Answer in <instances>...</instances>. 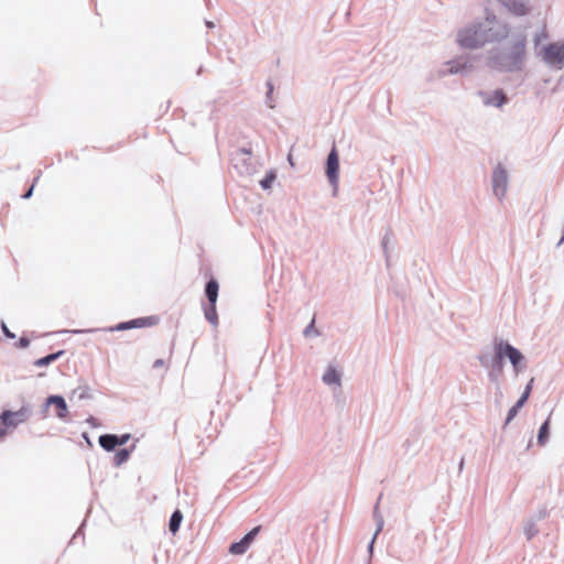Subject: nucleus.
<instances>
[{"label": "nucleus", "instance_id": "a878e982", "mask_svg": "<svg viewBox=\"0 0 564 564\" xmlns=\"http://www.w3.org/2000/svg\"><path fill=\"white\" fill-rule=\"evenodd\" d=\"M165 366V361L163 359H156L153 364V368H160V367H164Z\"/></svg>", "mask_w": 564, "mask_h": 564}, {"label": "nucleus", "instance_id": "20e7f679", "mask_svg": "<svg viewBox=\"0 0 564 564\" xmlns=\"http://www.w3.org/2000/svg\"><path fill=\"white\" fill-rule=\"evenodd\" d=\"M338 171H339V159L336 147L334 145L330 153L327 158L326 163V175L329 182L334 185L338 182Z\"/></svg>", "mask_w": 564, "mask_h": 564}, {"label": "nucleus", "instance_id": "b1692460", "mask_svg": "<svg viewBox=\"0 0 564 564\" xmlns=\"http://www.w3.org/2000/svg\"><path fill=\"white\" fill-rule=\"evenodd\" d=\"M30 344V340L26 338V337H21L19 339V344H18V347L19 348H26Z\"/></svg>", "mask_w": 564, "mask_h": 564}, {"label": "nucleus", "instance_id": "1a4fd4ad", "mask_svg": "<svg viewBox=\"0 0 564 564\" xmlns=\"http://www.w3.org/2000/svg\"><path fill=\"white\" fill-rule=\"evenodd\" d=\"M1 423L6 427H15L19 423L26 420V410L21 409L19 411H4L0 416Z\"/></svg>", "mask_w": 564, "mask_h": 564}, {"label": "nucleus", "instance_id": "c85d7f7f", "mask_svg": "<svg viewBox=\"0 0 564 564\" xmlns=\"http://www.w3.org/2000/svg\"><path fill=\"white\" fill-rule=\"evenodd\" d=\"M32 188L24 195L25 198H29L31 196Z\"/></svg>", "mask_w": 564, "mask_h": 564}, {"label": "nucleus", "instance_id": "a211bd4d", "mask_svg": "<svg viewBox=\"0 0 564 564\" xmlns=\"http://www.w3.org/2000/svg\"><path fill=\"white\" fill-rule=\"evenodd\" d=\"M63 354V351H58V352H55V354H51V355H47L43 358H40L37 359L34 365L37 366V367H44V366H47L50 365L51 362L55 361L61 355Z\"/></svg>", "mask_w": 564, "mask_h": 564}, {"label": "nucleus", "instance_id": "0eeeda50", "mask_svg": "<svg viewBox=\"0 0 564 564\" xmlns=\"http://www.w3.org/2000/svg\"><path fill=\"white\" fill-rule=\"evenodd\" d=\"M507 172L501 166H497L492 174V187L497 196H505L507 192Z\"/></svg>", "mask_w": 564, "mask_h": 564}, {"label": "nucleus", "instance_id": "4468645a", "mask_svg": "<svg viewBox=\"0 0 564 564\" xmlns=\"http://www.w3.org/2000/svg\"><path fill=\"white\" fill-rule=\"evenodd\" d=\"M99 444L106 451H112L117 446V435L105 434L99 436Z\"/></svg>", "mask_w": 564, "mask_h": 564}, {"label": "nucleus", "instance_id": "9d476101", "mask_svg": "<svg viewBox=\"0 0 564 564\" xmlns=\"http://www.w3.org/2000/svg\"><path fill=\"white\" fill-rule=\"evenodd\" d=\"M512 14L525 15L530 12V7L524 0H499Z\"/></svg>", "mask_w": 564, "mask_h": 564}, {"label": "nucleus", "instance_id": "423d86ee", "mask_svg": "<svg viewBox=\"0 0 564 564\" xmlns=\"http://www.w3.org/2000/svg\"><path fill=\"white\" fill-rule=\"evenodd\" d=\"M523 55H524V43L520 42L516 45L514 52L510 57H508V58L502 57L501 63H500L501 68L507 69V70L518 68L523 58Z\"/></svg>", "mask_w": 564, "mask_h": 564}, {"label": "nucleus", "instance_id": "cd10ccee", "mask_svg": "<svg viewBox=\"0 0 564 564\" xmlns=\"http://www.w3.org/2000/svg\"><path fill=\"white\" fill-rule=\"evenodd\" d=\"M6 435V429L0 426V438Z\"/></svg>", "mask_w": 564, "mask_h": 564}, {"label": "nucleus", "instance_id": "5701e85b", "mask_svg": "<svg viewBox=\"0 0 564 564\" xmlns=\"http://www.w3.org/2000/svg\"><path fill=\"white\" fill-rule=\"evenodd\" d=\"M130 440V434H123L121 436H117V445H123Z\"/></svg>", "mask_w": 564, "mask_h": 564}, {"label": "nucleus", "instance_id": "412c9836", "mask_svg": "<svg viewBox=\"0 0 564 564\" xmlns=\"http://www.w3.org/2000/svg\"><path fill=\"white\" fill-rule=\"evenodd\" d=\"M130 456V452L128 449H120L115 455V463L117 465H121L124 463Z\"/></svg>", "mask_w": 564, "mask_h": 564}, {"label": "nucleus", "instance_id": "4be33fe9", "mask_svg": "<svg viewBox=\"0 0 564 564\" xmlns=\"http://www.w3.org/2000/svg\"><path fill=\"white\" fill-rule=\"evenodd\" d=\"M532 384H533V379H531L530 382L527 384L525 390L519 400H523L524 403L527 402V400L530 397V393L532 391Z\"/></svg>", "mask_w": 564, "mask_h": 564}, {"label": "nucleus", "instance_id": "39448f33", "mask_svg": "<svg viewBox=\"0 0 564 564\" xmlns=\"http://www.w3.org/2000/svg\"><path fill=\"white\" fill-rule=\"evenodd\" d=\"M159 317L158 316H147L141 318H135L130 322L120 323L117 325V330H124L130 328H141V327H152L159 324Z\"/></svg>", "mask_w": 564, "mask_h": 564}, {"label": "nucleus", "instance_id": "f3484780", "mask_svg": "<svg viewBox=\"0 0 564 564\" xmlns=\"http://www.w3.org/2000/svg\"><path fill=\"white\" fill-rule=\"evenodd\" d=\"M183 520V514L180 510H176L173 512L171 519H170V531L172 533H176L180 529L181 522Z\"/></svg>", "mask_w": 564, "mask_h": 564}, {"label": "nucleus", "instance_id": "dca6fc26", "mask_svg": "<svg viewBox=\"0 0 564 564\" xmlns=\"http://www.w3.org/2000/svg\"><path fill=\"white\" fill-rule=\"evenodd\" d=\"M205 317L210 324H213L214 326H217L218 314H217V310H216V304L208 303V306L205 308Z\"/></svg>", "mask_w": 564, "mask_h": 564}, {"label": "nucleus", "instance_id": "f8f14e48", "mask_svg": "<svg viewBox=\"0 0 564 564\" xmlns=\"http://www.w3.org/2000/svg\"><path fill=\"white\" fill-rule=\"evenodd\" d=\"M481 96L484 97L486 106L501 107L507 101V97L502 90H496L490 97L485 94H481Z\"/></svg>", "mask_w": 564, "mask_h": 564}, {"label": "nucleus", "instance_id": "2eb2a0df", "mask_svg": "<svg viewBox=\"0 0 564 564\" xmlns=\"http://www.w3.org/2000/svg\"><path fill=\"white\" fill-rule=\"evenodd\" d=\"M323 381L326 384H335V383L339 384L340 383V376H339L338 371L335 368L328 367L326 372L323 376Z\"/></svg>", "mask_w": 564, "mask_h": 564}, {"label": "nucleus", "instance_id": "f03ea898", "mask_svg": "<svg viewBox=\"0 0 564 564\" xmlns=\"http://www.w3.org/2000/svg\"><path fill=\"white\" fill-rule=\"evenodd\" d=\"M543 59L551 66L558 69L564 67V43L555 42L551 43L543 50Z\"/></svg>", "mask_w": 564, "mask_h": 564}, {"label": "nucleus", "instance_id": "ddd939ff", "mask_svg": "<svg viewBox=\"0 0 564 564\" xmlns=\"http://www.w3.org/2000/svg\"><path fill=\"white\" fill-rule=\"evenodd\" d=\"M219 284L216 280L212 279L208 281L205 288V293L208 299V303L216 304L218 299Z\"/></svg>", "mask_w": 564, "mask_h": 564}, {"label": "nucleus", "instance_id": "7ed1b4c3", "mask_svg": "<svg viewBox=\"0 0 564 564\" xmlns=\"http://www.w3.org/2000/svg\"><path fill=\"white\" fill-rule=\"evenodd\" d=\"M505 356L509 358L516 371H518V366L523 360V355L510 344L500 341L496 346V357L501 360Z\"/></svg>", "mask_w": 564, "mask_h": 564}, {"label": "nucleus", "instance_id": "393cba45", "mask_svg": "<svg viewBox=\"0 0 564 564\" xmlns=\"http://www.w3.org/2000/svg\"><path fill=\"white\" fill-rule=\"evenodd\" d=\"M2 332L8 338H14L15 335L10 332V329L7 327L4 323H2Z\"/></svg>", "mask_w": 564, "mask_h": 564}, {"label": "nucleus", "instance_id": "6ab92c4d", "mask_svg": "<svg viewBox=\"0 0 564 564\" xmlns=\"http://www.w3.org/2000/svg\"><path fill=\"white\" fill-rule=\"evenodd\" d=\"M549 425H550V420H546L540 427L539 435H538V442L540 445H544L549 438V434H550Z\"/></svg>", "mask_w": 564, "mask_h": 564}, {"label": "nucleus", "instance_id": "6e6552de", "mask_svg": "<svg viewBox=\"0 0 564 564\" xmlns=\"http://www.w3.org/2000/svg\"><path fill=\"white\" fill-rule=\"evenodd\" d=\"M259 531L260 527L253 528L239 542L232 543L229 547V552L234 555L243 554L248 550L250 543L253 541Z\"/></svg>", "mask_w": 564, "mask_h": 564}, {"label": "nucleus", "instance_id": "aec40b11", "mask_svg": "<svg viewBox=\"0 0 564 564\" xmlns=\"http://www.w3.org/2000/svg\"><path fill=\"white\" fill-rule=\"evenodd\" d=\"M523 400H518L517 403L509 410L506 424H509L518 414V411L523 406Z\"/></svg>", "mask_w": 564, "mask_h": 564}, {"label": "nucleus", "instance_id": "f257e3e1", "mask_svg": "<svg viewBox=\"0 0 564 564\" xmlns=\"http://www.w3.org/2000/svg\"><path fill=\"white\" fill-rule=\"evenodd\" d=\"M457 41L462 47L477 48L487 42V37L479 26H470L459 31Z\"/></svg>", "mask_w": 564, "mask_h": 564}, {"label": "nucleus", "instance_id": "bb28decb", "mask_svg": "<svg viewBox=\"0 0 564 564\" xmlns=\"http://www.w3.org/2000/svg\"><path fill=\"white\" fill-rule=\"evenodd\" d=\"M271 178H265L261 182L263 188L270 187Z\"/></svg>", "mask_w": 564, "mask_h": 564}, {"label": "nucleus", "instance_id": "9b49d317", "mask_svg": "<svg viewBox=\"0 0 564 564\" xmlns=\"http://www.w3.org/2000/svg\"><path fill=\"white\" fill-rule=\"evenodd\" d=\"M47 404L54 406L55 414L59 419H66L68 409L65 400L59 395H51L47 398Z\"/></svg>", "mask_w": 564, "mask_h": 564}]
</instances>
